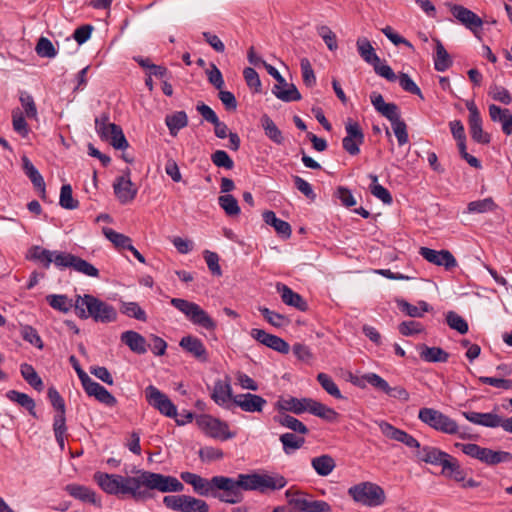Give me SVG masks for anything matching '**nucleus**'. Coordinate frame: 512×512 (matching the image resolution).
<instances>
[{
	"label": "nucleus",
	"mask_w": 512,
	"mask_h": 512,
	"mask_svg": "<svg viewBox=\"0 0 512 512\" xmlns=\"http://www.w3.org/2000/svg\"><path fill=\"white\" fill-rule=\"evenodd\" d=\"M93 479L105 493L110 495L129 494L135 500L150 498V490L162 493L184 490L183 483L176 477L144 470L138 471L137 475L133 477L96 472Z\"/></svg>",
	"instance_id": "nucleus-1"
},
{
	"label": "nucleus",
	"mask_w": 512,
	"mask_h": 512,
	"mask_svg": "<svg viewBox=\"0 0 512 512\" xmlns=\"http://www.w3.org/2000/svg\"><path fill=\"white\" fill-rule=\"evenodd\" d=\"M287 480L278 473L252 472L241 473L237 477L216 476L214 497L220 502L237 504L243 501L244 491H257L265 494L284 488Z\"/></svg>",
	"instance_id": "nucleus-2"
},
{
	"label": "nucleus",
	"mask_w": 512,
	"mask_h": 512,
	"mask_svg": "<svg viewBox=\"0 0 512 512\" xmlns=\"http://www.w3.org/2000/svg\"><path fill=\"white\" fill-rule=\"evenodd\" d=\"M74 310L79 318H92L95 322L110 323L117 319V311L112 305L90 294L77 295Z\"/></svg>",
	"instance_id": "nucleus-3"
},
{
	"label": "nucleus",
	"mask_w": 512,
	"mask_h": 512,
	"mask_svg": "<svg viewBox=\"0 0 512 512\" xmlns=\"http://www.w3.org/2000/svg\"><path fill=\"white\" fill-rule=\"evenodd\" d=\"M347 493L355 503L366 507H379L386 502L384 489L370 481L360 482L349 487Z\"/></svg>",
	"instance_id": "nucleus-4"
},
{
	"label": "nucleus",
	"mask_w": 512,
	"mask_h": 512,
	"mask_svg": "<svg viewBox=\"0 0 512 512\" xmlns=\"http://www.w3.org/2000/svg\"><path fill=\"white\" fill-rule=\"evenodd\" d=\"M170 303L183 313L193 325L207 331L216 330V321L197 303L182 298H172Z\"/></svg>",
	"instance_id": "nucleus-5"
},
{
	"label": "nucleus",
	"mask_w": 512,
	"mask_h": 512,
	"mask_svg": "<svg viewBox=\"0 0 512 512\" xmlns=\"http://www.w3.org/2000/svg\"><path fill=\"white\" fill-rule=\"evenodd\" d=\"M455 447L460 449L465 455L490 466L508 463L512 460V454L509 452L495 451L473 443H455Z\"/></svg>",
	"instance_id": "nucleus-6"
},
{
	"label": "nucleus",
	"mask_w": 512,
	"mask_h": 512,
	"mask_svg": "<svg viewBox=\"0 0 512 512\" xmlns=\"http://www.w3.org/2000/svg\"><path fill=\"white\" fill-rule=\"evenodd\" d=\"M418 418L421 422L434 430L449 435L459 434L462 439L467 437L465 434L459 433V426L455 420L451 419L439 410L433 408H421L418 413Z\"/></svg>",
	"instance_id": "nucleus-7"
},
{
	"label": "nucleus",
	"mask_w": 512,
	"mask_h": 512,
	"mask_svg": "<svg viewBox=\"0 0 512 512\" xmlns=\"http://www.w3.org/2000/svg\"><path fill=\"white\" fill-rule=\"evenodd\" d=\"M95 129L100 138L109 141L115 149L124 150L129 146L122 128L114 123H109L107 116L95 119Z\"/></svg>",
	"instance_id": "nucleus-8"
},
{
	"label": "nucleus",
	"mask_w": 512,
	"mask_h": 512,
	"mask_svg": "<svg viewBox=\"0 0 512 512\" xmlns=\"http://www.w3.org/2000/svg\"><path fill=\"white\" fill-rule=\"evenodd\" d=\"M163 504L179 512H209V505L204 500L185 494L165 496Z\"/></svg>",
	"instance_id": "nucleus-9"
},
{
	"label": "nucleus",
	"mask_w": 512,
	"mask_h": 512,
	"mask_svg": "<svg viewBox=\"0 0 512 512\" xmlns=\"http://www.w3.org/2000/svg\"><path fill=\"white\" fill-rule=\"evenodd\" d=\"M198 427L209 437L222 441L232 439L235 433L229 430L226 422H223L211 415H200L196 419Z\"/></svg>",
	"instance_id": "nucleus-10"
},
{
	"label": "nucleus",
	"mask_w": 512,
	"mask_h": 512,
	"mask_svg": "<svg viewBox=\"0 0 512 512\" xmlns=\"http://www.w3.org/2000/svg\"><path fill=\"white\" fill-rule=\"evenodd\" d=\"M446 6L461 25L470 30L475 36H478V32L483 26V20L476 13L463 5L452 2H447Z\"/></svg>",
	"instance_id": "nucleus-11"
},
{
	"label": "nucleus",
	"mask_w": 512,
	"mask_h": 512,
	"mask_svg": "<svg viewBox=\"0 0 512 512\" xmlns=\"http://www.w3.org/2000/svg\"><path fill=\"white\" fill-rule=\"evenodd\" d=\"M145 398L149 405L158 410L162 415L175 418L177 416V408L166 394L161 392L157 387L149 385L145 389Z\"/></svg>",
	"instance_id": "nucleus-12"
},
{
	"label": "nucleus",
	"mask_w": 512,
	"mask_h": 512,
	"mask_svg": "<svg viewBox=\"0 0 512 512\" xmlns=\"http://www.w3.org/2000/svg\"><path fill=\"white\" fill-rule=\"evenodd\" d=\"M56 261L57 267L60 269L72 268L76 272L84 274L89 277L99 276V270L94 265L71 253L65 252L57 254Z\"/></svg>",
	"instance_id": "nucleus-13"
},
{
	"label": "nucleus",
	"mask_w": 512,
	"mask_h": 512,
	"mask_svg": "<svg viewBox=\"0 0 512 512\" xmlns=\"http://www.w3.org/2000/svg\"><path fill=\"white\" fill-rule=\"evenodd\" d=\"M346 136L342 140L343 149L350 155L360 153V145L364 142V133L357 121L348 118L345 123Z\"/></svg>",
	"instance_id": "nucleus-14"
},
{
	"label": "nucleus",
	"mask_w": 512,
	"mask_h": 512,
	"mask_svg": "<svg viewBox=\"0 0 512 512\" xmlns=\"http://www.w3.org/2000/svg\"><path fill=\"white\" fill-rule=\"evenodd\" d=\"M130 176V169L126 168L123 174L117 177L113 183L115 196L124 205L132 202L137 195V188L134 187Z\"/></svg>",
	"instance_id": "nucleus-15"
},
{
	"label": "nucleus",
	"mask_w": 512,
	"mask_h": 512,
	"mask_svg": "<svg viewBox=\"0 0 512 512\" xmlns=\"http://www.w3.org/2000/svg\"><path fill=\"white\" fill-rule=\"evenodd\" d=\"M378 426L381 433L388 439L403 443L408 448L415 449V451H419L421 449L422 446L419 441L406 431L401 430L386 421H380Z\"/></svg>",
	"instance_id": "nucleus-16"
},
{
	"label": "nucleus",
	"mask_w": 512,
	"mask_h": 512,
	"mask_svg": "<svg viewBox=\"0 0 512 512\" xmlns=\"http://www.w3.org/2000/svg\"><path fill=\"white\" fill-rule=\"evenodd\" d=\"M466 107L469 111L468 122L472 139L477 143L488 144L490 142V135L482 129V118L476 104L470 100L466 102Z\"/></svg>",
	"instance_id": "nucleus-17"
},
{
	"label": "nucleus",
	"mask_w": 512,
	"mask_h": 512,
	"mask_svg": "<svg viewBox=\"0 0 512 512\" xmlns=\"http://www.w3.org/2000/svg\"><path fill=\"white\" fill-rule=\"evenodd\" d=\"M180 478L185 483L190 484L196 494L205 497H214L213 482L216 480V476H213L211 479H207L198 474L185 471L180 474Z\"/></svg>",
	"instance_id": "nucleus-18"
},
{
	"label": "nucleus",
	"mask_w": 512,
	"mask_h": 512,
	"mask_svg": "<svg viewBox=\"0 0 512 512\" xmlns=\"http://www.w3.org/2000/svg\"><path fill=\"white\" fill-rule=\"evenodd\" d=\"M419 254L428 262L444 266L446 270H451L457 266V261L453 254L448 250H434L428 247H421Z\"/></svg>",
	"instance_id": "nucleus-19"
},
{
	"label": "nucleus",
	"mask_w": 512,
	"mask_h": 512,
	"mask_svg": "<svg viewBox=\"0 0 512 512\" xmlns=\"http://www.w3.org/2000/svg\"><path fill=\"white\" fill-rule=\"evenodd\" d=\"M179 346L198 361L205 363L209 360L208 351L202 340L196 336L187 335L181 338Z\"/></svg>",
	"instance_id": "nucleus-20"
},
{
	"label": "nucleus",
	"mask_w": 512,
	"mask_h": 512,
	"mask_svg": "<svg viewBox=\"0 0 512 512\" xmlns=\"http://www.w3.org/2000/svg\"><path fill=\"white\" fill-rule=\"evenodd\" d=\"M414 455L420 462L441 467H443L450 456L447 452L429 445L422 446L419 451L414 452Z\"/></svg>",
	"instance_id": "nucleus-21"
},
{
	"label": "nucleus",
	"mask_w": 512,
	"mask_h": 512,
	"mask_svg": "<svg viewBox=\"0 0 512 512\" xmlns=\"http://www.w3.org/2000/svg\"><path fill=\"white\" fill-rule=\"evenodd\" d=\"M82 386L88 396L95 397L100 403L109 407H114L117 404V399L104 386L95 382L91 378L86 380Z\"/></svg>",
	"instance_id": "nucleus-22"
},
{
	"label": "nucleus",
	"mask_w": 512,
	"mask_h": 512,
	"mask_svg": "<svg viewBox=\"0 0 512 512\" xmlns=\"http://www.w3.org/2000/svg\"><path fill=\"white\" fill-rule=\"evenodd\" d=\"M233 403L245 412H261L267 401L256 394L245 393L233 397Z\"/></svg>",
	"instance_id": "nucleus-23"
},
{
	"label": "nucleus",
	"mask_w": 512,
	"mask_h": 512,
	"mask_svg": "<svg viewBox=\"0 0 512 512\" xmlns=\"http://www.w3.org/2000/svg\"><path fill=\"white\" fill-rule=\"evenodd\" d=\"M64 490L73 498L84 502V503H90L97 507H101V501L98 499L96 493L91 488L71 483L65 486Z\"/></svg>",
	"instance_id": "nucleus-24"
},
{
	"label": "nucleus",
	"mask_w": 512,
	"mask_h": 512,
	"mask_svg": "<svg viewBox=\"0 0 512 512\" xmlns=\"http://www.w3.org/2000/svg\"><path fill=\"white\" fill-rule=\"evenodd\" d=\"M311 401L312 398L282 397L277 401L276 407L278 410L289 411L300 415L304 412H309Z\"/></svg>",
	"instance_id": "nucleus-25"
},
{
	"label": "nucleus",
	"mask_w": 512,
	"mask_h": 512,
	"mask_svg": "<svg viewBox=\"0 0 512 512\" xmlns=\"http://www.w3.org/2000/svg\"><path fill=\"white\" fill-rule=\"evenodd\" d=\"M462 415L469 422L488 428L501 427L502 424V417L492 412L480 413L475 411H463Z\"/></svg>",
	"instance_id": "nucleus-26"
},
{
	"label": "nucleus",
	"mask_w": 512,
	"mask_h": 512,
	"mask_svg": "<svg viewBox=\"0 0 512 512\" xmlns=\"http://www.w3.org/2000/svg\"><path fill=\"white\" fill-rule=\"evenodd\" d=\"M121 342L129 347V349L139 355L145 354L148 350V344L140 333L128 330L121 334Z\"/></svg>",
	"instance_id": "nucleus-27"
},
{
	"label": "nucleus",
	"mask_w": 512,
	"mask_h": 512,
	"mask_svg": "<svg viewBox=\"0 0 512 512\" xmlns=\"http://www.w3.org/2000/svg\"><path fill=\"white\" fill-rule=\"evenodd\" d=\"M277 291L280 293L281 299L286 305L292 306L299 311H306L308 309V304L303 297L294 292L287 285L278 283Z\"/></svg>",
	"instance_id": "nucleus-28"
},
{
	"label": "nucleus",
	"mask_w": 512,
	"mask_h": 512,
	"mask_svg": "<svg viewBox=\"0 0 512 512\" xmlns=\"http://www.w3.org/2000/svg\"><path fill=\"white\" fill-rule=\"evenodd\" d=\"M441 474L455 482H464L467 477L466 470L461 466L457 458L450 455L442 467Z\"/></svg>",
	"instance_id": "nucleus-29"
},
{
	"label": "nucleus",
	"mask_w": 512,
	"mask_h": 512,
	"mask_svg": "<svg viewBox=\"0 0 512 512\" xmlns=\"http://www.w3.org/2000/svg\"><path fill=\"white\" fill-rule=\"evenodd\" d=\"M489 115L492 121L501 123L504 134H512V113L509 109L491 104L489 106Z\"/></svg>",
	"instance_id": "nucleus-30"
},
{
	"label": "nucleus",
	"mask_w": 512,
	"mask_h": 512,
	"mask_svg": "<svg viewBox=\"0 0 512 512\" xmlns=\"http://www.w3.org/2000/svg\"><path fill=\"white\" fill-rule=\"evenodd\" d=\"M211 398L219 406H225L230 400L233 401L232 388L228 378L225 381H215Z\"/></svg>",
	"instance_id": "nucleus-31"
},
{
	"label": "nucleus",
	"mask_w": 512,
	"mask_h": 512,
	"mask_svg": "<svg viewBox=\"0 0 512 512\" xmlns=\"http://www.w3.org/2000/svg\"><path fill=\"white\" fill-rule=\"evenodd\" d=\"M260 125L264 131L265 136L276 145L284 143V136L282 131L277 127L275 122L267 114H263L260 118Z\"/></svg>",
	"instance_id": "nucleus-32"
},
{
	"label": "nucleus",
	"mask_w": 512,
	"mask_h": 512,
	"mask_svg": "<svg viewBox=\"0 0 512 512\" xmlns=\"http://www.w3.org/2000/svg\"><path fill=\"white\" fill-rule=\"evenodd\" d=\"M420 358L428 363H445L449 354L440 347H429L425 344L419 346Z\"/></svg>",
	"instance_id": "nucleus-33"
},
{
	"label": "nucleus",
	"mask_w": 512,
	"mask_h": 512,
	"mask_svg": "<svg viewBox=\"0 0 512 512\" xmlns=\"http://www.w3.org/2000/svg\"><path fill=\"white\" fill-rule=\"evenodd\" d=\"M58 251H50L40 246H32L29 250L28 258L40 262L45 268H49L51 263L57 266Z\"/></svg>",
	"instance_id": "nucleus-34"
},
{
	"label": "nucleus",
	"mask_w": 512,
	"mask_h": 512,
	"mask_svg": "<svg viewBox=\"0 0 512 512\" xmlns=\"http://www.w3.org/2000/svg\"><path fill=\"white\" fill-rule=\"evenodd\" d=\"M435 41V55L433 57L434 60V69L438 72H444L448 70L453 61L445 49L444 45L439 39H434Z\"/></svg>",
	"instance_id": "nucleus-35"
},
{
	"label": "nucleus",
	"mask_w": 512,
	"mask_h": 512,
	"mask_svg": "<svg viewBox=\"0 0 512 512\" xmlns=\"http://www.w3.org/2000/svg\"><path fill=\"white\" fill-rule=\"evenodd\" d=\"M263 220L266 224L272 226L278 233V235L285 239L290 238L292 233L290 224L284 220L277 218L276 214L273 211H265L263 213Z\"/></svg>",
	"instance_id": "nucleus-36"
},
{
	"label": "nucleus",
	"mask_w": 512,
	"mask_h": 512,
	"mask_svg": "<svg viewBox=\"0 0 512 512\" xmlns=\"http://www.w3.org/2000/svg\"><path fill=\"white\" fill-rule=\"evenodd\" d=\"M6 397L10 401L17 403L21 407L25 408L32 417L37 418L35 401L28 394L16 390H9L6 393Z\"/></svg>",
	"instance_id": "nucleus-37"
},
{
	"label": "nucleus",
	"mask_w": 512,
	"mask_h": 512,
	"mask_svg": "<svg viewBox=\"0 0 512 512\" xmlns=\"http://www.w3.org/2000/svg\"><path fill=\"white\" fill-rule=\"evenodd\" d=\"M23 170L26 176L31 180L34 187L38 189L43 195L45 194V182L42 175L39 173L37 168L28 159V157H22Z\"/></svg>",
	"instance_id": "nucleus-38"
},
{
	"label": "nucleus",
	"mask_w": 512,
	"mask_h": 512,
	"mask_svg": "<svg viewBox=\"0 0 512 512\" xmlns=\"http://www.w3.org/2000/svg\"><path fill=\"white\" fill-rule=\"evenodd\" d=\"M272 93L280 100L284 102H293L301 100V94L294 84L286 85H274L272 89Z\"/></svg>",
	"instance_id": "nucleus-39"
},
{
	"label": "nucleus",
	"mask_w": 512,
	"mask_h": 512,
	"mask_svg": "<svg viewBox=\"0 0 512 512\" xmlns=\"http://www.w3.org/2000/svg\"><path fill=\"white\" fill-rule=\"evenodd\" d=\"M357 51L360 57L368 64L372 65L379 61V56L376 54L371 42L365 37H359L356 41Z\"/></svg>",
	"instance_id": "nucleus-40"
},
{
	"label": "nucleus",
	"mask_w": 512,
	"mask_h": 512,
	"mask_svg": "<svg viewBox=\"0 0 512 512\" xmlns=\"http://www.w3.org/2000/svg\"><path fill=\"white\" fill-rule=\"evenodd\" d=\"M311 465L320 476H328L336 467L335 460L330 455H321L311 460Z\"/></svg>",
	"instance_id": "nucleus-41"
},
{
	"label": "nucleus",
	"mask_w": 512,
	"mask_h": 512,
	"mask_svg": "<svg viewBox=\"0 0 512 512\" xmlns=\"http://www.w3.org/2000/svg\"><path fill=\"white\" fill-rule=\"evenodd\" d=\"M286 455L293 454L296 450L303 447L305 438L294 433H284L279 438Z\"/></svg>",
	"instance_id": "nucleus-42"
},
{
	"label": "nucleus",
	"mask_w": 512,
	"mask_h": 512,
	"mask_svg": "<svg viewBox=\"0 0 512 512\" xmlns=\"http://www.w3.org/2000/svg\"><path fill=\"white\" fill-rule=\"evenodd\" d=\"M274 421L301 435H306L309 432V429L303 422L288 414L275 416Z\"/></svg>",
	"instance_id": "nucleus-43"
},
{
	"label": "nucleus",
	"mask_w": 512,
	"mask_h": 512,
	"mask_svg": "<svg viewBox=\"0 0 512 512\" xmlns=\"http://www.w3.org/2000/svg\"><path fill=\"white\" fill-rule=\"evenodd\" d=\"M165 123L172 136H176L178 131L185 128L188 125V117L186 112L177 111L171 115H167Z\"/></svg>",
	"instance_id": "nucleus-44"
},
{
	"label": "nucleus",
	"mask_w": 512,
	"mask_h": 512,
	"mask_svg": "<svg viewBox=\"0 0 512 512\" xmlns=\"http://www.w3.org/2000/svg\"><path fill=\"white\" fill-rule=\"evenodd\" d=\"M20 373L24 380L35 390L42 391L44 388V384L42 379L39 377L38 373L34 369V367L28 363H23L20 366Z\"/></svg>",
	"instance_id": "nucleus-45"
},
{
	"label": "nucleus",
	"mask_w": 512,
	"mask_h": 512,
	"mask_svg": "<svg viewBox=\"0 0 512 512\" xmlns=\"http://www.w3.org/2000/svg\"><path fill=\"white\" fill-rule=\"evenodd\" d=\"M309 408V413L323 420L333 422L338 418V413L334 409L314 399H312Z\"/></svg>",
	"instance_id": "nucleus-46"
},
{
	"label": "nucleus",
	"mask_w": 512,
	"mask_h": 512,
	"mask_svg": "<svg viewBox=\"0 0 512 512\" xmlns=\"http://www.w3.org/2000/svg\"><path fill=\"white\" fill-rule=\"evenodd\" d=\"M46 301L55 310L68 313L75 304L72 299H69L67 295L63 294H50L46 296Z\"/></svg>",
	"instance_id": "nucleus-47"
},
{
	"label": "nucleus",
	"mask_w": 512,
	"mask_h": 512,
	"mask_svg": "<svg viewBox=\"0 0 512 512\" xmlns=\"http://www.w3.org/2000/svg\"><path fill=\"white\" fill-rule=\"evenodd\" d=\"M102 232L105 235V237L114 244L116 248L128 249L132 244V240L130 237L122 233L116 232L111 228L103 227Z\"/></svg>",
	"instance_id": "nucleus-48"
},
{
	"label": "nucleus",
	"mask_w": 512,
	"mask_h": 512,
	"mask_svg": "<svg viewBox=\"0 0 512 512\" xmlns=\"http://www.w3.org/2000/svg\"><path fill=\"white\" fill-rule=\"evenodd\" d=\"M286 496L289 498V504L301 512H309L312 500L308 499L306 494L301 492L292 493L290 490L286 491Z\"/></svg>",
	"instance_id": "nucleus-49"
},
{
	"label": "nucleus",
	"mask_w": 512,
	"mask_h": 512,
	"mask_svg": "<svg viewBox=\"0 0 512 512\" xmlns=\"http://www.w3.org/2000/svg\"><path fill=\"white\" fill-rule=\"evenodd\" d=\"M369 178L372 180L370 185L371 194L380 199L384 204H391L393 201L392 195L384 186L378 183L377 175L370 174Z\"/></svg>",
	"instance_id": "nucleus-50"
},
{
	"label": "nucleus",
	"mask_w": 512,
	"mask_h": 512,
	"mask_svg": "<svg viewBox=\"0 0 512 512\" xmlns=\"http://www.w3.org/2000/svg\"><path fill=\"white\" fill-rule=\"evenodd\" d=\"M317 381L329 395L336 399H343V395L338 386L328 374L323 372L319 373L317 375Z\"/></svg>",
	"instance_id": "nucleus-51"
},
{
	"label": "nucleus",
	"mask_w": 512,
	"mask_h": 512,
	"mask_svg": "<svg viewBox=\"0 0 512 512\" xmlns=\"http://www.w3.org/2000/svg\"><path fill=\"white\" fill-rule=\"evenodd\" d=\"M53 430L60 448L64 449V435L67 431L65 413H57L54 416Z\"/></svg>",
	"instance_id": "nucleus-52"
},
{
	"label": "nucleus",
	"mask_w": 512,
	"mask_h": 512,
	"mask_svg": "<svg viewBox=\"0 0 512 512\" xmlns=\"http://www.w3.org/2000/svg\"><path fill=\"white\" fill-rule=\"evenodd\" d=\"M218 203L228 216H237L240 214L238 201L233 195L226 194L220 196L218 198Z\"/></svg>",
	"instance_id": "nucleus-53"
},
{
	"label": "nucleus",
	"mask_w": 512,
	"mask_h": 512,
	"mask_svg": "<svg viewBox=\"0 0 512 512\" xmlns=\"http://www.w3.org/2000/svg\"><path fill=\"white\" fill-rule=\"evenodd\" d=\"M496 209L497 205L491 197L472 201L467 206L469 213H485Z\"/></svg>",
	"instance_id": "nucleus-54"
},
{
	"label": "nucleus",
	"mask_w": 512,
	"mask_h": 512,
	"mask_svg": "<svg viewBox=\"0 0 512 512\" xmlns=\"http://www.w3.org/2000/svg\"><path fill=\"white\" fill-rule=\"evenodd\" d=\"M59 204L62 208L73 210L78 208V200L73 198L72 187L70 184H64L61 187Z\"/></svg>",
	"instance_id": "nucleus-55"
},
{
	"label": "nucleus",
	"mask_w": 512,
	"mask_h": 512,
	"mask_svg": "<svg viewBox=\"0 0 512 512\" xmlns=\"http://www.w3.org/2000/svg\"><path fill=\"white\" fill-rule=\"evenodd\" d=\"M120 310L128 317L135 318L143 322L147 320L145 311L136 302H122Z\"/></svg>",
	"instance_id": "nucleus-56"
},
{
	"label": "nucleus",
	"mask_w": 512,
	"mask_h": 512,
	"mask_svg": "<svg viewBox=\"0 0 512 512\" xmlns=\"http://www.w3.org/2000/svg\"><path fill=\"white\" fill-rule=\"evenodd\" d=\"M259 312L265 318V320L272 326L280 328L289 323L284 315L268 309L267 307H259Z\"/></svg>",
	"instance_id": "nucleus-57"
},
{
	"label": "nucleus",
	"mask_w": 512,
	"mask_h": 512,
	"mask_svg": "<svg viewBox=\"0 0 512 512\" xmlns=\"http://www.w3.org/2000/svg\"><path fill=\"white\" fill-rule=\"evenodd\" d=\"M35 51L40 57L44 58H54L57 55V50L53 43L46 37L39 38Z\"/></svg>",
	"instance_id": "nucleus-58"
},
{
	"label": "nucleus",
	"mask_w": 512,
	"mask_h": 512,
	"mask_svg": "<svg viewBox=\"0 0 512 512\" xmlns=\"http://www.w3.org/2000/svg\"><path fill=\"white\" fill-rule=\"evenodd\" d=\"M446 321L451 329L458 331L460 334H466L468 332V323L457 313L449 311L446 315Z\"/></svg>",
	"instance_id": "nucleus-59"
},
{
	"label": "nucleus",
	"mask_w": 512,
	"mask_h": 512,
	"mask_svg": "<svg viewBox=\"0 0 512 512\" xmlns=\"http://www.w3.org/2000/svg\"><path fill=\"white\" fill-rule=\"evenodd\" d=\"M489 96L495 101H499L505 105H509L512 102V96L510 92L497 84H493L489 88Z\"/></svg>",
	"instance_id": "nucleus-60"
},
{
	"label": "nucleus",
	"mask_w": 512,
	"mask_h": 512,
	"mask_svg": "<svg viewBox=\"0 0 512 512\" xmlns=\"http://www.w3.org/2000/svg\"><path fill=\"white\" fill-rule=\"evenodd\" d=\"M303 83L307 87H313L316 84V76L308 58L300 60Z\"/></svg>",
	"instance_id": "nucleus-61"
},
{
	"label": "nucleus",
	"mask_w": 512,
	"mask_h": 512,
	"mask_svg": "<svg viewBox=\"0 0 512 512\" xmlns=\"http://www.w3.org/2000/svg\"><path fill=\"white\" fill-rule=\"evenodd\" d=\"M211 161L217 167H222L231 170L234 167V162L228 153L224 150H216L211 155Z\"/></svg>",
	"instance_id": "nucleus-62"
},
{
	"label": "nucleus",
	"mask_w": 512,
	"mask_h": 512,
	"mask_svg": "<svg viewBox=\"0 0 512 512\" xmlns=\"http://www.w3.org/2000/svg\"><path fill=\"white\" fill-rule=\"evenodd\" d=\"M243 76L247 86L255 93L261 92V80L255 69L246 67L243 71Z\"/></svg>",
	"instance_id": "nucleus-63"
},
{
	"label": "nucleus",
	"mask_w": 512,
	"mask_h": 512,
	"mask_svg": "<svg viewBox=\"0 0 512 512\" xmlns=\"http://www.w3.org/2000/svg\"><path fill=\"white\" fill-rule=\"evenodd\" d=\"M397 78L399 80V85L403 90L411 94L417 95L420 98H423L420 88L416 85V83L411 79V77L408 74L400 73V75Z\"/></svg>",
	"instance_id": "nucleus-64"
}]
</instances>
